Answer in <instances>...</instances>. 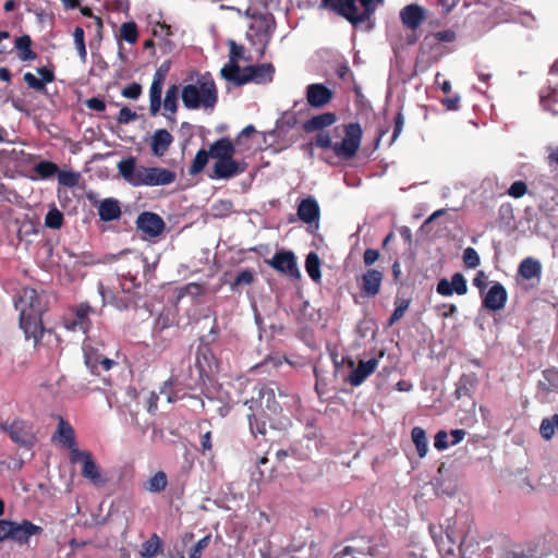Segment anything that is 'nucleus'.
Masks as SVG:
<instances>
[{
	"instance_id": "f257e3e1",
	"label": "nucleus",
	"mask_w": 558,
	"mask_h": 558,
	"mask_svg": "<svg viewBox=\"0 0 558 558\" xmlns=\"http://www.w3.org/2000/svg\"><path fill=\"white\" fill-rule=\"evenodd\" d=\"M14 307L19 312V327L26 340H33L37 347L45 333L39 294L36 289L23 288L14 296Z\"/></svg>"
},
{
	"instance_id": "f03ea898",
	"label": "nucleus",
	"mask_w": 558,
	"mask_h": 558,
	"mask_svg": "<svg viewBox=\"0 0 558 558\" xmlns=\"http://www.w3.org/2000/svg\"><path fill=\"white\" fill-rule=\"evenodd\" d=\"M244 404L248 408L247 421L254 437L266 435L267 421L281 411V407L276 400L275 390L269 385L255 387L254 395Z\"/></svg>"
},
{
	"instance_id": "7ed1b4c3",
	"label": "nucleus",
	"mask_w": 558,
	"mask_h": 558,
	"mask_svg": "<svg viewBox=\"0 0 558 558\" xmlns=\"http://www.w3.org/2000/svg\"><path fill=\"white\" fill-rule=\"evenodd\" d=\"M189 83L181 89V99L189 110L214 109L218 102V90L209 72H192Z\"/></svg>"
},
{
	"instance_id": "20e7f679",
	"label": "nucleus",
	"mask_w": 558,
	"mask_h": 558,
	"mask_svg": "<svg viewBox=\"0 0 558 558\" xmlns=\"http://www.w3.org/2000/svg\"><path fill=\"white\" fill-rule=\"evenodd\" d=\"M121 177L132 186H163L173 183L175 172L161 167L137 166L135 157L122 159L118 162Z\"/></svg>"
},
{
	"instance_id": "39448f33",
	"label": "nucleus",
	"mask_w": 558,
	"mask_h": 558,
	"mask_svg": "<svg viewBox=\"0 0 558 558\" xmlns=\"http://www.w3.org/2000/svg\"><path fill=\"white\" fill-rule=\"evenodd\" d=\"M344 137L341 142L332 143L330 133L327 131L317 132L315 137L307 144L313 147L323 149H332L335 155L343 160L353 158L360 149L363 130L360 123L351 122L343 126Z\"/></svg>"
},
{
	"instance_id": "423d86ee",
	"label": "nucleus",
	"mask_w": 558,
	"mask_h": 558,
	"mask_svg": "<svg viewBox=\"0 0 558 558\" xmlns=\"http://www.w3.org/2000/svg\"><path fill=\"white\" fill-rule=\"evenodd\" d=\"M235 147L229 137H221L211 144V159L215 160L211 179L229 180L245 172L247 163L234 159Z\"/></svg>"
},
{
	"instance_id": "0eeeda50",
	"label": "nucleus",
	"mask_w": 558,
	"mask_h": 558,
	"mask_svg": "<svg viewBox=\"0 0 558 558\" xmlns=\"http://www.w3.org/2000/svg\"><path fill=\"white\" fill-rule=\"evenodd\" d=\"M385 0H322L320 8L327 9L357 26L372 16Z\"/></svg>"
},
{
	"instance_id": "6e6552de",
	"label": "nucleus",
	"mask_w": 558,
	"mask_h": 558,
	"mask_svg": "<svg viewBox=\"0 0 558 558\" xmlns=\"http://www.w3.org/2000/svg\"><path fill=\"white\" fill-rule=\"evenodd\" d=\"M255 21L250 25L246 38L263 58L272 37L276 22L271 14H253Z\"/></svg>"
},
{
	"instance_id": "1a4fd4ad",
	"label": "nucleus",
	"mask_w": 558,
	"mask_h": 558,
	"mask_svg": "<svg viewBox=\"0 0 558 558\" xmlns=\"http://www.w3.org/2000/svg\"><path fill=\"white\" fill-rule=\"evenodd\" d=\"M384 543H375L367 537L353 538L352 544L347 545L338 557L352 556L353 558H387Z\"/></svg>"
},
{
	"instance_id": "9d476101",
	"label": "nucleus",
	"mask_w": 558,
	"mask_h": 558,
	"mask_svg": "<svg viewBox=\"0 0 558 558\" xmlns=\"http://www.w3.org/2000/svg\"><path fill=\"white\" fill-rule=\"evenodd\" d=\"M0 430L8 433L13 442L27 449L33 448L37 440L33 423L22 418L1 424Z\"/></svg>"
},
{
	"instance_id": "9b49d317",
	"label": "nucleus",
	"mask_w": 558,
	"mask_h": 558,
	"mask_svg": "<svg viewBox=\"0 0 558 558\" xmlns=\"http://www.w3.org/2000/svg\"><path fill=\"white\" fill-rule=\"evenodd\" d=\"M72 464L82 463V476L88 480L94 486L101 487L107 483L102 477L99 465L96 463L93 453L87 450L75 449L70 453Z\"/></svg>"
},
{
	"instance_id": "f8f14e48",
	"label": "nucleus",
	"mask_w": 558,
	"mask_h": 558,
	"mask_svg": "<svg viewBox=\"0 0 558 558\" xmlns=\"http://www.w3.org/2000/svg\"><path fill=\"white\" fill-rule=\"evenodd\" d=\"M96 310L87 302H82L71 308V314L63 319L64 328L73 332L86 333L92 327L90 315Z\"/></svg>"
},
{
	"instance_id": "ddd939ff",
	"label": "nucleus",
	"mask_w": 558,
	"mask_h": 558,
	"mask_svg": "<svg viewBox=\"0 0 558 558\" xmlns=\"http://www.w3.org/2000/svg\"><path fill=\"white\" fill-rule=\"evenodd\" d=\"M44 533V529L39 525L34 524L27 519L22 521L12 522L11 542L20 547H28L31 545L32 537L40 536Z\"/></svg>"
},
{
	"instance_id": "4468645a",
	"label": "nucleus",
	"mask_w": 558,
	"mask_h": 558,
	"mask_svg": "<svg viewBox=\"0 0 558 558\" xmlns=\"http://www.w3.org/2000/svg\"><path fill=\"white\" fill-rule=\"evenodd\" d=\"M135 223L137 230L143 232L147 238L159 236L166 227L163 219L153 211H143L140 214Z\"/></svg>"
},
{
	"instance_id": "2eb2a0df",
	"label": "nucleus",
	"mask_w": 558,
	"mask_h": 558,
	"mask_svg": "<svg viewBox=\"0 0 558 558\" xmlns=\"http://www.w3.org/2000/svg\"><path fill=\"white\" fill-rule=\"evenodd\" d=\"M333 96V90L322 83H313L306 86L305 98L312 108H324L332 100Z\"/></svg>"
},
{
	"instance_id": "dca6fc26",
	"label": "nucleus",
	"mask_w": 558,
	"mask_h": 558,
	"mask_svg": "<svg viewBox=\"0 0 558 558\" xmlns=\"http://www.w3.org/2000/svg\"><path fill=\"white\" fill-rule=\"evenodd\" d=\"M384 274L377 269H367L360 278L359 288L363 298H375L381 288Z\"/></svg>"
},
{
	"instance_id": "f3484780",
	"label": "nucleus",
	"mask_w": 558,
	"mask_h": 558,
	"mask_svg": "<svg viewBox=\"0 0 558 558\" xmlns=\"http://www.w3.org/2000/svg\"><path fill=\"white\" fill-rule=\"evenodd\" d=\"M507 300L506 288L500 282H494L483 296L482 305L488 311L497 312L505 307Z\"/></svg>"
},
{
	"instance_id": "a211bd4d",
	"label": "nucleus",
	"mask_w": 558,
	"mask_h": 558,
	"mask_svg": "<svg viewBox=\"0 0 558 558\" xmlns=\"http://www.w3.org/2000/svg\"><path fill=\"white\" fill-rule=\"evenodd\" d=\"M436 291L442 296H450L454 292L459 295H464L468 292L466 280L461 272H456L451 276V281L446 278L440 279Z\"/></svg>"
},
{
	"instance_id": "6ab92c4d",
	"label": "nucleus",
	"mask_w": 558,
	"mask_h": 558,
	"mask_svg": "<svg viewBox=\"0 0 558 558\" xmlns=\"http://www.w3.org/2000/svg\"><path fill=\"white\" fill-rule=\"evenodd\" d=\"M275 66L271 63H263L245 66L244 84L254 82L256 84L270 83L274 78Z\"/></svg>"
},
{
	"instance_id": "aec40b11",
	"label": "nucleus",
	"mask_w": 558,
	"mask_h": 558,
	"mask_svg": "<svg viewBox=\"0 0 558 558\" xmlns=\"http://www.w3.org/2000/svg\"><path fill=\"white\" fill-rule=\"evenodd\" d=\"M268 264L279 272L299 276L295 255L291 251L277 252Z\"/></svg>"
},
{
	"instance_id": "412c9836",
	"label": "nucleus",
	"mask_w": 558,
	"mask_h": 558,
	"mask_svg": "<svg viewBox=\"0 0 558 558\" xmlns=\"http://www.w3.org/2000/svg\"><path fill=\"white\" fill-rule=\"evenodd\" d=\"M426 19V12L423 7L412 3L403 7L400 11L402 25L411 31H416Z\"/></svg>"
},
{
	"instance_id": "4be33fe9",
	"label": "nucleus",
	"mask_w": 558,
	"mask_h": 558,
	"mask_svg": "<svg viewBox=\"0 0 558 558\" xmlns=\"http://www.w3.org/2000/svg\"><path fill=\"white\" fill-rule=\"evenodd\" d=\"M37 73L40 76L39 78L33 73L26 72L23 80L29 88L36 92H44L46 90V85L56 80L53 68L40 66L37 69Z\"/></svg>"
},
{
	"instance_id": "5701e85b",
	"label": "nucleus",
	"mask_w": 558,
	"mask_h": 558,
	"mask_svg": "<svg viewBox=\"0 0 558 558\" xmlns=\"http://www.w3.org/2000/svg\"><path fill=\"white\" fill-rule=\"evenodd\" d=\"M298 217L306 225H318L320 218V208L313 196L301 199L298 206Z\"/></svg>"
},
{
	"instance_id": "b1692460",
	"label": "nucleus",
	"mask_w": 558,
	"mask_h": 558,
	"mask_svg": "<svg viewBox=\"0 0 558 558\" xmlns=\"http://www.w3.org/2000/svg\"><path fill=\"white\" fill-rule=\"evenodd\" d=\"M337 121L335 112H323L310 118L302 124V130L305 133L322 132L331 126Z\"/></svg>"
},
{
	"instance_id": "393cba45",
	"label": "nucleus",
	"mask_w": 558,
	"mask_h": 558,
	"mask_svg": "<svg viewBox=\"0 0 558 558\" xmlns=\"http://www.w3.org/2000/svg\"><path fill=\"white\" fill-rule=\"evenodd\" d=\"M377 365L378 360L375 357L368 361H360L359 365L351 371L348 381L354 387L362 385V383L376 371Z\"/></svg>"
},
{
	"instance_id": "a878e982",
	"label": "nucleus",
	"mask_w": 558,
	"mask_h": 558,
	"mask_svg": "<svg viewBox=\"0 0 558 558\" xmlns=\"http://www.w3.org/2000/svg\"><path fill=\"white\" fill-rule=\"evenodd\" d=\"M173 143V136L165 129H158L151 136L150 150L154 156L162 157Z\"/></svg>"
},
{
	"instance_id": "bb28decb",
	"label": "nucleus",
	"mask_w": 558,
	"mask_h": 558,
	"mask_svg": "<svg viewBox=\"0 0 558 558\" xmlns=\"http://www.w3.org/2000/svg\"><path fill=\"white\" fill-rule=\"evenodd\" d=\"M542 275V265L541 263L533 258V257H526L524 258L518 268V276L521 277L524 280H532L536 279L537 282L541 279Z\"/></svg>"
},
{
	"instance_id": "cd10ccee",
	"label": "nucleus",
	"mask_w": 558,
	"mask_h": 558,
	"mask_svg": "<svg viewBox=\"0 0 558 558\" xmlns=\"http://www.w3.org/2000/svg\"><path fill=\"white\" fill-rule=\"evenodd\" d=\"M98 215L102 221H112L121 216V207L117 199L106 198L98 206Z\"/></svg>"
},
{
	"instance_id": "c85d7f7f",
	"label": "nucleus",
	"mask_w": 558,
	"mask_h": 558,
	"mask_svg": "<svg viewBox=\"0 0 558 558\" xmlns=\"http://www.w3.org/2000/svg\"><path fill=\"white\" fill-rule=\"evenodd\" d=\"M57 434L60 438V442L70 450V453H72L73 450L78 449L75 442L74 429L63 418L59 422Z\"/></svg>"
},
{
	"instance_id": "c756f323",
	"label": "nucleus",
	"mask_w": 558,
	"mask_h": 558,
	"mask_svg": "<svg viewBox=\"0 0 558 558\" xmlns=\"http://www.w3.org/2000/svg\"><path fill=\"white\" fill-rule=\"evenodd\" d=\"M220 74L225 80L238 86L244 85L242 80L245 77V68L241 69L235 61H229V63L221 69Z\"/></svg>"
},
{
	"instance_id": "7c9ffc66",
	"label": "nucleus",
	"mask_w": 558,
	"mask_h": 558,
	"mask_svg": "<svg viewBox=\"0 0 558 558\" xmlns=\"http://www.w3.org/2000/svg\"><path fill=\"white\" fill-rule=\"evenodd\" d=\"M168 486V476L163 471L156 472L144 484L143 488L151 494H160L166 490Z\"/></svg>"
},
{
	"instance_id": "2f4dec72",
	"label": "nucleus",
	"mask_w": 558,
	"mask_h": 558,
	"mask_svg": "<svg viewBox=\"0 0 558 558\" xmlns=\"http://www.w3.org/2000/svg\"><path fill=\"white\" fill-rule=\"evenodd\" d=\"M15 48L19 50V58L22 61H33L37 53L32 49V39L29 35H22L15 39Z\"/></svg>"
},
{
	"instance_id": "473e14b6",
	"label": "nucleus",
	"mask_w": 558,
	"mask_h": 558,
	"mask_svg": "<svg viewBox=\"0 0 558 558\" xmlns=\"http://www.w3.org/2000/svg\"><path fill=\"white\" fill-rule=\"evenodd\" d=\"M162 84L160 78H154L149 88V112L155 117L161 107Z\"/></svg>"
},
{
	"instance_id": "72a5a7b5",
	"label": "nucleus",
	"mask_w": 558,
	"mask_h": 558,
	"mask_svg": "<svg viewBox=\"0 0 558 558\" xmlns=\"http://www.w3.org/2000/svg\"><path fill=\"white\" fill-rule=\"evenodd\" d=\"M476 386V377L474 374H463L457 384L454 396L457 399L471 397L472 390Z\"/></svg>"
},
{
	"instance_id": "f704fd0d",
	"label": "nucleus",
	"mask_w": 558,
	"mask_h": 558,
	"mask_svg": "<svg viewBox=\"0 0 558 558\" xmlns=\"http://www.w3.org/2000/svg\"><path fill=\"white\" fill-rule=\"evenodd\" d=\"M162 548L161 538L154 533L147 541L141 546V556L145 558H154Z\"/></svg>"
},
{
	"instance_id": "c9c22d12",
	"label": "nucleus",
	"mask_w": 558,
	"mask_h": 558,
	"mask_svg": "<svg viewBox=\"0 0 558 558\" xmlns=\"http://www.w3.org/2000/svg\"><path fill=\"white\" fill-rule=\"evenodd\" d=\"M411 437L413 444L415 445L418 457L424 458L428 450L425 430L420 426H415L411 430Z\"/></svg>"
},
{
	"instance_id": "e433bc0d",
	"label": "nucleus",
	"mask_w": 558,
	"mask_h": 558,
	"mask_svg": "<svg viewBox=\"0 0 558 558\" xmlns=\"http://www.w3.org/2000/svg\"><path fill=\"white\" fill-rule=\"evenodd\" d=\"M305 269L310 278L315 281L319 282L322 278L320 272V259L317 253L311 252L307 254L305 259Z\"/></svg>"
},
{
	"instance_id": "4c0bfd02",
	"label": "nucleus",
	"mask_w": 558,
	"mask_h": 558,
	"mask_svg": "<svg viewBox=\"0 0 558 558\" xmlns=\"http://www.w3.org/2000/svg\"><path fill=\"white\" fill-rule=\"evenodd\" d=\"M209 158H211V145L209 146L208 150L199 149L196 153L192 161V165L190 166L189 173L195 175L202 172L205 166L207 165Z\"/></svg>"
},
{
	"instance_id": "58836bf2",
	"label": "nucleus",
	"mask_w": 558,
	"mask_h": 558,
	"mask_svg": "<svg viewBox=\"0 0 558 558\" xmlns=\"http://www.w3.org/2000/svg\"><path fill=\"white\" fill-rule=\"evenodd\" d=\"M179 92L180 90L178 85H171L170 87H168L162 102L165 110L172 114H175V112L178 111Z\"/></svg>"
},
{
	"instance_id": "ea45409f",
	"label": "nucleus",
	"mask_w": 558,
	"mask_h": 558,
	"mask_svg": "<svg viewBox=\"0 0 558 558\" xmlns=\"http://www.w3.org/2000/svg\"><path fill=\"white\" fill-rule=\"evenodd\" d=\"M558 428V414L542 420L539 433L545 440H550Z\"/></svg>"
},
{
	"instance_id": "a19ab883",
	"label": "nucleus",
	"mask_w": 558,
	"mask_h": 558,
	"mask_svg": "<svg viewBox=\"0 0 558 558\" xmlns=\"http://www.w3.org/2000/svg\"><path fill=\"white\" fill-rule=\"evenodd\" d=\"M34 171L37 173L38 178L46 180L59 172V167L57 163L44 160L34 166Z\"/></svg>"
},
{
	"instance_id": "79ce46f5",
	"label": "nucleus",
	"mask_w": 558,
	"mask_h": 558,
	"mask_svg": "<svg viewBox=\"0 0 558 558\" xmlns=\"http://www.w3.org/2000/svg\"><path fill=\"white\" fill-rule=\"evenodd\" d=\"M104 355L99 351L90 345L84 347V361L86 366L92 373H95L99 366V362Z\"/></svg>"
},
{
	"instance_id": "37998d69",
	"label": "nucleus",
	"mask_w": 558,
	"mask_h": 558,
	"mask_svg": "<svg viewBox=\"0 0 558 558\" xmlns=\"http://www.w3.org/2000/svg\"><path fill=\"white\" fill-rule=\"evenodd\" d=\"M63 222V214L56 206L51 207L45 216V226L49 229L58 230Z\"/></svg>"
},
{
	"instance_id": "c03bdc74",
	"label": "nucleus",
	"mask_w": 558,
	"mask_h": 558,
	"mask_svg": "<svg viewBox=\"0 0 558 558\" xmlns=\"http://www.w3.org/2000/svg\"><path fill=\"white\" fill-rule=\"evenodd\" d=\"M120 37L129 44H135L138 39V31L136 23H123L120 28Z\"/></svg>"
},
{
	"instance_id": "a18cd8bd",
	"label": "nucleus",
	"mask_w": 558,
	"mask_h": 558,
	"mask_svg": "<svg viewBox=\"0 0 558 558\" xmlns=\"http://www.w3.org/2000/svg\"><path fill=\"white\" fill-rule=\"evenodd\" d=\"M73 38H74L75 48L78 52L80 58L83 61H85L87 51H86V46H85L84 29L80 26L75 27L74 32H73Z\"/></svg>"
},
{
	"instance_id": "49530a36",
	"label": "nucleus",
	"mask_w": 558,
	"mask_h": 558,
	"mask_svg": "<svg viewBox=\"0 0 558 558\" xmlns=\"http://www.w3.org/2000/svg\"><path fill=\"white\" fill-rule=\"evenodd\" d=\"M462 259H463L464 266L466 268H471V269L478 267L481 264L480 255L476 252V250L473 247H466L463 251Z\"/></svg>"
},
{
	"instance_id": "de8ad7c7",
	"label": "nucleus",
	"mask_w": 558,
	"mask_h": 558,
	"mask_svg": "<svg viewBox=\"0 0 558 558\" xmlns=\"http://www.w3.org/2000/svg\"><path fill=\"white\" fill-rule=\"evenodd\" d=\"M254 272L253 270L251 269H243L241 270L238 276L235 277L233 283H232V289H235L236 287H240V286H250L254 282Z\"/></svg>"
},
{
	"instance_id": "09e8293b",
	"label": "nucleus",
	"mask_w": 558,
	"mask_h": 558,
	"mask_svg": "<svg viewBox=\"0 0 558 558\" xmlns=\"http://www.w3.org/2000/svg\"><path fill=\"white\" fill-rule=\"evenodd\" d=\"M409 304H410V301H408V300H401L400 302L397 303V306L389 318V322H388L389 326L395 325L398 320H400L404 316V313L407 312Z\"/></svg>"
},
{
	"instance_id": "8fccbe9b",
	"label": "nucleus",
	"mask_w": 558,
	"mask_h": 558,
	"mask_svg": "<svg viewBox=\"0 0 558 558\" xmlns=\"http://www.w3.org/2000/svg\"><path fill=\"white\" fill-rule=\"evenodd\" d=\"M210 535H206L203 538H201L191 549L189 553V558H201L203 555V551L210 543Z\"/></svg>"
},
{
	"instance_id": "3c124183",
	"label": "nucleus",
	"mask_w": 558,
	"mask_h": 558,
	"mask_svg": "<svg viewBox=\"0 0 558 558\" xmlns=\"http://www.w3.org/2000/svg\"><path fill=\"white\" fill-rule=\"evenodd\" d=\"M505 558H541L536 548H529L527 550H507Z\"/></svg>"
},
{
	"instance_id": "603ef678",
	"label": "nucleus",
	"mask_w": 558,
	"mask_h": 558,
	"mask_svg": "<svg viewBox=\"0 0 558 558\" xmlns=\"http://www.w3.org/2000/svg\"><path fill=\"white\" fill-rule=\"evenodd\" d=\"M58 174V181L61 185L72 187L77 184L78 174L72 171H60Z\"/></svg>"
},
{
	"instance_id": "864d4df0",
	"label": "nucleus",
	"mask_w": 558,
	"mask_h": 558,
	"mask_svg": "<svg viewBox=\"0 0 558 558\" xmlns=\"http://www.w3.org/2000/svg\"><path fill=\"white\" fill-rule=\"evenodd\" d=\"M202 360L206 362L207 367L210 369L211 365L209 360H215V357L209 348L199 349L196 356V362L201 368V372H205V366L203 365Z\"/></svg>"
},
{
	"instance_id": "5fc2aeb1",
	"label": "nucleus",
	"mask_w": 558,
	"mask_h": 558,
	"mask_svg": "<svg viewBox=\"0 0 558 558\" xmlns=\"http://www.w3.org/2000/svg\"><path fill=\"white\" fill-rule=\"evenodd\" d=\"M527 192V185L523 181L513 182L508 189V194L513 198H520Z\"/></svg>"
},
{
	"instance_id": "6e6d98bb",
	"label": "nucleus",
	"mask_w": 558,
	"mask_h": 558,
	"mask_svg": "<svg viewBox=\"0 0 558 558\" xmlns=\"http://www.w3.org/2000/svg\"><path fill=\"white\" fill-rule=\"evenodd\" d=\"M136 119L137 114L135 111L131 110L129 107H122L119 111L117 121L119 124H129Z\"/></svg>"
},
{
	"instance_id": "4d7b16f0",
	"label": "nucleus",
	"mask_w": 558,
	"mask_h": 558,
	"mask_svg": "<svg viewBox=\"0 0 558 558\" xmlns=\"http://www.w3.org/2000/svg\"><path fill=\"white\" fill-rule=\"evenodd\" d=\"M121 95L129 99H137L142 95V86L138 83H132L125 86Z\"/></svg>"
},
{
	"instance_id": "13d9d810",
	"label": "nucleus",
	"mask_w": 558,
	"mask_h": 558,
	"mask_svg": "<svg viewBox=\"0 0 558 558\" xmlns=\"http://www.w3.org/2000/svg\"><path fill=\"white\" fill-rule=\"evenodd\" d=\"M13 520L0 519V543L11 541Z\"/></svg>"
},
{
	"instance_id": "bf43d9fd",
	"label": "nucleus",
	"mask_w": 558,
	"mask_h": 558,
	"mask_svg": "<svg viewBox=\"0 0 558 558\" xmlns=\"http://www.w3.org/2000/svg\"><path fill=\"white\" fill-rule=\"evenodd\" d=\"M543 377L548 383V389L558 388V371L555 368H547L543 371Z\"/></svg>"
},
{
	"instance_id": "052dcab7",
	"label": "nucleus",
	"mask_w": 558,
	"mask_h": 558,
	"mask_svg": "<svg viewBox=\"0 0 558 558\" xmlns=\"http://www.w3.org/2000/svg\"><path fill=\"white\" fill-rule=\"evenodd\" d=\"M434 447L437 450H446L449 447L448 433L446 430H439L434 438Z\"/></svg>"
},
{
	"instance_id": "680f3d73",
	"label": "nucleus",
	"mask_w": 558,
	"mask_h": 558,
	"mask_svg": "<svg viewBox=\"0 0 558 558\" xmlns=\"http://www.w3.org/2000/svg\"><path fill=\"white\" fill-rule=\"evenodd\" d=\"M213 449L211 432H206L201 435V452L203 456H207Z\"/></svg>"
},
{
	"instance_id": "e2e57ef3",
	"label": "nucleus",
	"mask_w": 558,
	"mask_h": 558,
	"mask_svg": "<svg viewBox=\"0 0 558 558\" xmlns=\"http://www.w3.org/2000/svg\"><path fill=\"white\" fill-rule=\"evenodd\" d=\"M85 105L88 109L97 111V112H102L106 110V102L101 98H98V97H93V98L87 99L85 101Z\"/></svg>"
},
{
	"instance_id": "0e129e2a",
	"label": "nucleus",
	"mask_w": 558,
	"mask_h": 558,
	"mask_svg": "<svg viewBox=\"0 0 558 558\" xmlns=\"http://www.w3.org/2000/svg\"><path fill=\"white\" fill-rule=\"evenodd\" d=\"M439 43H451L456 39V33L451 29L440 31L433 35Z\"/></svg>"
},
{
	"instance_id": "69168bd1",
	"label": "nucleus",
	"mask_w": 558,
	"mask_h": 558,
	"mask_svg": "<svg viewBox=\"0 0 558 558\" xmlns=\"http://www.w3.org/2000/svg\"><path fill=\"white\" fill-rule=\"evenodd\" d=\"M229 46H230V61H235L238 62V60L240 58H242L243 56V52H244V48L243 46L241 45H238L235 41L233 40H230L229 41Z\"/></svg>"
},
{
	"instance_id": "338daca9",
	"label": "nucleus",
	"mask_w": 558,
	"mask_h": 558,
	"mask_svg": "<svg viewBox=\"0 0 558 558\" xmlns=\"http://www.w3.org/2000/svg\"><path fill=\"white\" fill-rule=\"evenodd\" d=\"M461 97L459 95H454L452 97H446L441 99L442 106L450 111H456L459 109Z\"/></svg>"
},
{
	"instance_id": "774afa93",
	"label": "nucleus",
	"mask_w": 558,
	"mask_h": 558,
	"mask_svg": "<svg viewBox=\"0 0 558 558\" xmlns=\"http://www.w3.org/2000/svg\"><path fill=\"white\" fill-rule=\"evenodd\" d=\"M379 258V252L374 248H367L363 255L365 266H372Z\"/></svg>"
}]
</instances>
